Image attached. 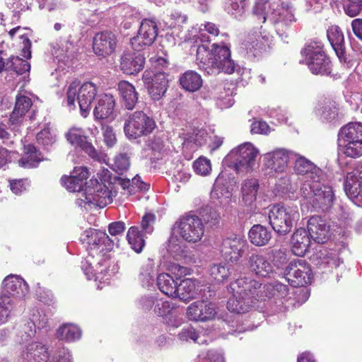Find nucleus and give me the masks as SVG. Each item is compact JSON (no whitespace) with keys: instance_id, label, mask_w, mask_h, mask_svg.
Returning <instances> with one entry per match:
<instances>
[{"instance_id":"nucleus-1","label":"nucleus","mask_w":362,"mask_h":362,"mask_svg":"<svg viewBox=\"0 0 362 362\" xmlns=\"http://www.w3.org/2000/svg\"><path fill=\"white\" fill-rule=\"evenodd\" d=\"M228 291L233 293L227 303L229 311L236 313H245L252 308H259V303L266 298H284L288 293L286 285L274 281L262 285L257 281L243 277L230 283Z\"/></svg>"},{"instance_id":"nucleus-2","label":"nucleus","mask_w":362,"mask_h":362,"mask_svg":"<svg viewBox=\"0 0 362 362\" xmlns=\"http://www.w3.org/2000/svg\"><path fill=\"white\" fill-rule=\"evenodd\" d=\"M197 60L201 69L209 75L221 72L233 74L237 64L230 57V50L226 45H212L211 52L204 45H199L197 49Z\"/></svg>"},{"instance_id":"nucleus-3","label":"nucleus","mask_w":362,"mask_h":362,"mask_svg":"<svg viewBox=\"0 0 362 362\" xmlns=\"http://www.w3.org/2000/svg\"><path fill=\"white\" fill-rule=\"evenodd\" d=\"M300 194L316 210H328L334 201L332 188L322 184L320 180L304 181L300 187Z\"/></svg>"},{"instance_id":"nucleus-4","label":"nucleus","mask_w":362,"mask_h":362,"mask_svg":"<svg viewBox=\"0 0 362 362\" xmlns=\"http://www.w3.org/2000/svg\"><path fill=\"white\" fill-rule=\"evenodd\" d=\"M269 224L279 235L289 233L299 220L300 214L297 206H273L268 214Z\"/></svg>"},{"instance_id":"nucleus-5","label":"nucleus","mask_w":362,"mask_h":362,"mask_svg":"<svg viewBox=\"0 0 362 362\" xmlns=\"http://www.w3.org/2000/svg\"><path fill=\"white\" fill-rule=\"evenodd\" d=\"M339 145L346 156H362V124L350 122L341 127L338 134Z\"/></svg>"},{"instance_id":"nucleus-6","label":"nucleus","mask_w":362,"mask_h":362,"mask_svg":"<svg viewBox=\"0 0 362 362\" xmlns=\"http://www.w3.org/2000/svg\"><path fill=\"white\" fill-rule=\"evenodd\" d=\"M79 86L80 82L77 81H73L69 86L66 90L67 104L75 107V99L77 98L81 115L86 117L98 90L96 86L91 82H86L80 87Z\"/></svg>"},{"instance_id":"nucleus-7","label":"nucleus","mask_w":362,"mask_h":362,"mask_svg":"<svg viewBox=\"0 0 362 362\" xmlns=\"http://www.w3.org/2000/svg\"><path fill=\"white\" fill-rule=\"evenodd\" d=\"M252 8V14L261 23L267 20L272 23L292 21L293 16L280 6L279 0H256Z\"/></svg>"},{"instance_id":"nucleus-8","label":"nucleus","mask_w":362,"mask_h":362,"mask_svg":"<svg viewBox=\"0 0 362 362\" xmlns=\"http://www.w3.org/2000/svg\"><path fill=\"white\" fill-rule=\"evenodd\" d=\"M174 233L188 243L199 241L204 234L202 220L197 215L188 214L177 221L173 228Z\"/></svg>"},{"instance_id":"nucleus-9","label":"nucleus","mask_w":362,"mask_h":362,"mask_svg":"<svg viewBox=\"0 0 362 362\" xmlns=\"http://www.w3.org/2000/svg\"><path fill=\"white\" fill-rule=\"evenodd\" d=\"M305 62L313 74L328 75L331 73V62L318 42H310L301 51Z\"/></svg>"},{"instance_id":"nucleus-10","label":"nucleus","mask_w":362,"mask_h":362,"mask_svg":"<svg viewBox=\"0 0 362 362\" xmlns=\"http://www.w3.org/2000/svg\"><path fill=\"white\" fill-rule=\"evenodd\" d=\"M156 127L154 119L143 111L130 114L124 125V131L129 139L146 136L153 132Z\"/></svg>"},{"instance_id":"nucleus-11","label":"nucleus","mask_w":362,"mask_h":362,"mask_svg":"<svg viewBox=\"0 0 362 362\" xmlns=\"http://www.w3.org/2000/svg\"><path fill=\"white\" fill-rule=\"evenodd\" d=\"M258 153V150L252 144L245 143L233 149L226 159L238 173L247 172L255 165Z\"/></svg>"},{"instance_id":"nucleus-12","label":"nucleus","mask_w":362,"mask_h":362,"mask_svg":"<svg viewBox=\"0 0 362 362\" xmlns=\"http://www.w3.org/2000/svg\"><path fill=\"white\" fill-rule=\"evenodd\" d=\"M284 274L293 287H302L311 283L313 273L310 265L304 259H295L286 267Z\"/></svg>"},{"instance_id":"nucleus-13","label":"nucleus","mask_w":362,"mask_h":362,"mask_svg":"<svg viewBox=\"0 0 362 362\" xmlns=\"http://www.w3.org/2000/svg\"><path fill=\"white\" fill-rule=\"evenodd\" d=\"M111 194L107 186L96 179H90L86 183L84 194L88 204H93L100 208L105 207L112 202Z\"/></svg>"},{"instance_id":"nucleus-14","label":"nucleus","mask_w":362,"mask_h":362,"mask_svg":"<svg viewBox=\"0 0 362 362\" xmlns=\"http://www.w3.org/2000/svg\"><path fill=\"white\" fill-rule=\"evenodd\" d=\"M158 36V26L155 21L144 19L136 36L131 39V45L135 51L145 49L153 44Z\"/></svg>"},{"instance_id":"nucleus-15","label":"nucleus","mask_w":362,"mask_h":362,"mask_svg":"<svg viewBox=\"0 0 362 362\" xmlns=\"http://www.w3.org/2000/svg\"><path fill=\"white\" fill-rule=\"evenodd\" d=\"M142 80L153 100H158L164 96L168 87V80L165 73L153 74L151 71H145Z\"/></svg>"},{"instance_id":"nucleus-16","label":"nucleus","mask_w":362,"mask_h":362,"mask_svg":"<svg viewBox=\"0 0 362 362\" xmlns=\"http://www.w3.org/2000/svg\"><path fill=\"white\" fill-rule=\"evenodd\" d=\"M344 191L356 205L362 207V165L356 166L347 173Z\"/></svg>"},{"instance_id":"nucleus-17","label":"nucleus","mask_w":362,"mask_h":362,"mask_svg":"<svg viewBox=\"0 0 362 362\" xmlns=\"http://www.w3.org/2000/svg\"><path fill=\"white\" fill-rule=\"evenodd\" d=\"M297 154L293 151L279 149L267 153L264 157V165L272 172L282 173L286 170L288 163L292 161Z\"/></svg>"},{"instance_id":"nucleus-18","label":"nucleus","mask_w":362,"mask_h":362,"mask_svg":"<svg viewBox=\"0 0 362 362\" xmlns=\"http://www.w3.org/2000/svg\"><path fill=\"white\" fill-rule=\"evenodd\" d=\"M117 44V36L110 31H103L95 35L93 40L94 53L105 58L115 52Z\"/></svg>"},{"instance_id":"nucleus-19","label":"nucleus","mask_w":362,"mask_h":362,"mask_svg":"<svg viewBox=\"0 0 362 362\" xmlns=\"http://www.w3.org/2000/svg\"><path fill=\"white\" fill-rule=\"evenodd\" d=\"M67 141L72 145L81 148L92 159L102 163L105 161V155L98 151L91 143L88 142L87 137L82 134L78 129H71L66 134Z\"/></svg>"},{"instance_id":"nucleus-20","label":"nucleus","mask_w":362,"mask_h":362,"mask_svg":"<svg viewBox=\"0 0 362 362\" xmlns=\"http://www.w3.org/2000/svg\"><path fill=\"white\" fill-rule=\"evenodd\" d=\"M247 246L245 240L238 235H234L223 240L221 250L226 259L237 262L243 255Z\"/></svg>"},{"instance_id":"nucleus-21","label":"nucleus","mask_w":362,"mask_h":362,"mask_svg":"<svg viewBox=\"0 0 362 362\" xmlns=\"http://www.w3.org/2000/svg\"><path fill=\"white\" fill-rule=\"evenodd\" d=\"M3 288L0 296H8L11 299L24 297L28 291L27 283L18 276L10 274L2 282Z\"/></svg>"},{"instance_id":"nucleus-22","label":"nucleus","mask_w":362,"mask_h":362,"mask_svg":"<svg viewBox=\"0 0 362 362\" xmlns=\"http://www.w3.org/2000/svg\"><path fill=\"white\" fill-rule=\"evenodd\" d=\"M308 233L319 244L326 243L330 236V227L327 221L318 216H312L308 221Z\"/></svg>"},{"instance_id":"nucleus-23","label":"nucleus","mask_w":362,"mask_h":362,"mask_svg":"<svg viewBox=\"0 0 362 362\" xmlns=\"http://www.w3.org/2000/svg\"><path fill=\"white\" fill-rule=\"evenodd\" d=\"M248 270L260 277H269L274 272V268L267 257L262 254L253 253L246 259Z\"/></svg>"},{"instance_id":"nucleus-24","label":"nucleus","mask_w":362,"mask_h":362,"mask_svg":"<svg viewBox=\"0 0 362 362\" xmlns=\"http://www.w3.org/2000/svg\"><path fill=\"white\" fill-rule=\"evenodd\" d=\"M49 358L47 346L40 341L28 343L21 354L22 362H47Z\"/></svg>"},{"instance_id":"nucleus-25","label":"nucleus","mask_w":362,"mask_h":362,"mask_svg":"<svg viewBox=\"0 0 362 362\" xmlns=\"http://www.w3.org/2000/svg\"><path fill=\"white\" fill-rule=\"evenodd\" d=\"M295 161L294 170L298 175L305 176V181L314 182L320 180L322 174L321 170L303 156H297L292 160Z\"/></svg>"},{"instance_id":"nucleus-26","label":"nucleus","mask_w":362,"mask_h":362,"mask_svg":"<svg viewBox=\"0 0 362 362\" xmlns=\"http://www.w3.org/2000/svg\"><path fill=\"white\" fill-rule=\"evenodd\" d=\"M187 314L190 320L206 321L215 316L216 310L212 304L199 300L188 307Z\"/></svg>"},{"instance_id":"nucleus-27","label":"nucleus","mask_w":362,"mask_h":362,"mask_svg":"<svg viewBox=\"0 0 362 362\" xmlns=\"http://www.w3.org/2000/svg\"><path fill=\"white\" fill-rule=\"evenodd\" d=\"M136 51L125 52L121 57V69L127 74H135L143 69L145 64L144 54Z\"/></svg>"},{"instance_id":"nucleus-28","label":"nucleus","mask_w":362,"mask_h":362,"mask_svg":"<svg viewBox=\"0 0 362 362\" xmlns=\"http://www.w3.org/2000/svg\"><path fill=\"white\" fill-rule=\"evenodd\" d=\"M88 177V170L86 167L75 168L69 176H63L62 183L69 192H80Z\"/></svg>"},{"instance_id":"nucleus-29","label":"nucleus","mask_w":362,"mask_h":362,"mask_svg":"<svg viewBox=\"0 0 362 362\" xmlns=\"http://www.w3.org/2000/svg\"><path fill=\"white\" fill-rule=\"evenodd\" d=\"M115 100L112 95L103 94L98 97L93 115L97 119L115 117Z\"/></svg>"},{"instance_id":"nucleus-30","label":"nucleus","mask_w":362,"mask_h":362,"mask_svg":"<svg viewBox=\"0 0 362 362\" xmlns=\"http://www.w3.org/2000/svg\"><path fill=\"white\" fill-rule=\"evenodd\" d=\"M313 264L319 267L328 266L331 268L338 267L343 263V260L335 252H329L325 248L320 247L310 257Z\"/></svg>"},{"instance_id":"nucleus-31","label":"nucleus","mask_w":362,"mask_h":362,"mask_svg":"<svg viewBox=\"0 0 362 362\" xmlns=\"http://www.w3.org/2000/svg\"><path fill=\"white\" fill-rule=\"evenodd\" d=\"M249 58H255L260 55L264 48V38L259 32L249 33L242 43Z\"/></svg>"},{"instance_id":"nucleus-32","label":"nucleus","mask_w":362,"mask_h":362,"mask_svg":"<svg viewBox=\"0 0 362 362\" xmlns=\"http://www.w3.org/2000/svg\"><path fill=\"white\" fill-rule=\"evenodd\" d=\"M117 90L123 106L127 110H133L139 100V93L134 86L127 81H121L117 83Z\"/></svg>"},{"instance_id":"nucleus-33","label":"nucleus","mask_w":362,"mask_h":362,"mask_svg":"<svg viewBox=\"0 0 362 362\" xmlns=\"http://www.w3.org/2000/svg\"><path fill=\"white\" fill-rule=\"evenodd\" d=\"M310 236L307 230L300 228L296 230L291 238V250L299 257L305 255L310 243Z\"/></svg>"},{"instance_id":"nucleus-34","label":"nucleus","mask_w":362,"mask_h":362,"mask_svg":"<svg viewBox=\"0 0 362 362\" xmlns=\"http://www.w3.org/2000/svg\"><path fill=\"white\" fill-rule=\"evenodd\" d=\"M327 38L341 62H346L344 37L337 25H332L327 30Z\"/></svg>"},{"instance_id":"nucleus-35","label":"nucleus","mask_w":362,"mask_h":362,"mask_svg":"<svg viewBox=\"0 0 362 362\" xmlns=\"http://www.w3.org/2000/svg\"><path fill=\"white\" fill-rule=\"evenodd\" d=\"M248 237L252 245L262 247L268 244L272 238V232L266 226L255 224L249 230Z\"/></svg>"},{"instance_id":"nucleus-36","label":"nucleus","mask_w":362,"mask_h":362,"mask_svg":"<svg viewBox=\"0 0 362 362\" xmlns=\"http://www.w3.org/2000/svg\"><path fill=\"white\" fill-rule=\"evenodd\" d=\"M32 105V100L29 97L25 95H17L15 107L10 115L9 122L12 124L18 123L20 119L28 112Z\"/></svg>"},{"instance_id":"nucleus-37","label":"nucleus","mask_w":362,"mask_h":362,"mask_svg":"<svg viewBox=\"0 0 362 362\" xmlns=\"http://www.w3.org/2000/svg\"><path fill=\"white\" fill-rule=\"evenodd\" d=\"M179 81L182 88L189 92H195L199 90L203 83L201 76L192 70H188L182 74Z\"/></svg>"},{"instance_id":"nucleus-38","label":"nucleus","mask_w":362,"mask_h":362,"mask_svg":"<svg viewBox=\"0 0 362 362\" xmlns=\"http://www.w3.org/2000/svg\"><path fill=\"white\" fill-rule=\"evenodd\" d=\"M179 279H174L172 276L167 273H162L158 275L156 284L158 289L165 295L169 297H175L176 295V285Z\"/></svg>"},{"instance_id":"nucleus-39","label":"nucleus","mask_w":362,"mask_h":362,"mask_svg":"<svg viewBox=\"0 0 362 362\" xmlns=\"http://www.w3.org/2000/svg\"><path fill=\"white\" fill-rule=\"evenodd\" d=\"M175 293L174 298H179L183 301L193 298L195 294L194 281L191 279H179L177 282Z\"/></svg>"},{"instance_id":"nucleus-40","label":"nucleus","mask_w":362,"mask_h":362,"mask_svg":"<svg viewBox=\"0 0 362 362\" xmlns=\"http://www.w3.org/2000/svg\"><path fill=\"white\" fill-rule=\"evenodd\" d=\"M101 266L100 262H95L94 257L92 255H88L81 262V268L88 279H91L93 277L95 280L103 279V269H99Z\"/></svg>"},{"instance_id":"nucleus-41","label":"nucleus","mask_w":362,"mask_h":362,"mask_svg":"<svg viewBox=\"0 0 362 362\" xmlns=\"http://www.w3.org/2000/svg\"><path fill=\"white\" fill-rule=\"evenodd\" d=\"M259 182L256 179H249L243 182L241 187L243 201L246 205H251L257 199Z\"/></svg>"},{"instance_id":"nucleus-42","label":"nucleus","mask_w":362,"mask_h":362,"mask_svg":"<svg viewBox=\"0 0 362 362\" xmlns=\"http://www.w3.org/2000/svg\"><path fill=\"white\" fill-rule=\"evenodd\" d=\"M57 338L66 341H73L81 337V329L73 324H64L57 331Z\"/></svg>"},{"instance_id":"nucleus-43","label":"nucleus","mask_w":362,"mask_h":362,"mask_svg":"<svg viewBox=\"0 0 362 362\" xmlns=\"http://www.w3.org/2000/svg\"><path fill=\"white\" fill-rule=\"evenodd\" d=\"M25 155L18 160V163L23 168L36 167L41 159L38 157L36 147L32 144L24 146Z\"/></svg>"},{"instance_id":"nucleus-44","label":"nucleus","mask_w":362,"mask_h":362,"mask_svg":"<svg viewBox=\"0 0 362 362\" xmlns=\"http://www.w3.org/2000/svg\"><path fill=\"white\" fill-rule=\"evenodd\" d=\"M127 238L132 248L136 252L139 253L142 251L145 245L144 235V233L139 230L138 227H130L127 234Z\"/></svg>"},{"instance_id":"nucleus-45","label":"nucleus","mask_w":362,"mask_h":362,"mask_svg":"<svg viewBox=\"0 0 362 362\" xmlns=\"http://www.w3.org/2000/svg\"><path fill=\"white\" fill-rule=\"evenodd\" d=\"M100 234H103V232L94 228H89L82 234L81 240L83 243H86L91 250H98L101 247L103 243Z\"/></svg>"},{"instance_id":"nucleus-46","label":"nucleus","mask_w":362,"mask_h":362,"mask_svg":"<svg viewBox=\"0 0 362 362\" xmlns=\"http://www.w3.org/2000/svg\"><path fill=\"white\" fill-rule=\"evenodd\" d=\"M169 254L175 259H180L187 256V246L176 237H170L168 241V248Z\"/></svg>"},{"instance_id":"nucleus-47","label":"nucleus","mask_w":362,"mask_h":362,"mask_svg":"<svg viewBox=\"0 0 362 362\" xmlns=\"http://www.w3.org/2000/svg\"><path fill=\"white\" fill-rule=\"evenodd\" d=\"M30 69V64L19 57L11 56L8 58V66L6 71H12L16 73V75L19 76L29 72Z\"/></svg>"},{"instance_id":"nucleus-48","label":"nucleus","mask_w":362,"mask_h":362,"mask_svg":"<svg viewBox=\"0 0 362 362\" xmlns=\"http://www.w3.org/2000/svg\"><path fill=\"white\" fill-rule=\"evenodd\" d=\"M211 276L218 282H223L231 274L230 269L223 264H215L210 268Z\"/></svg>"},{"instance_id":"nucleus-49","label":"nucleus","mask_w":362,"mask_h":362,"mask_svg":"<svg viewBox=\"0 0 362 362\" xmlns=\"http://www.w3.org/2000/svg\"><path fill=\"white\" fill-rule=\"evenodd\" d=\"M13 304V299L8 296H0V325L4 324L9 319Z\"/></svg>"},{"instance_id":"nucleus-50","label":"nucleus","mask_w":362,"mask_h":362,"mask_svg":"<svg viewBox=\"0 0 362 362\" xmlns=\"http://www.w3.org/2000/svg\"><path fill=\"white\" fill-rule=\"evenodd\" d=\"M130 166V157L126 153H121L115 158L112 170L119 175L127 171Z\"/></svg>"},{"instance_id":"nucleus-51","label":"nucleus","mask_w":362,"mask_h":362,"mask_svg":"<svg viewBox=\"0 0 362 362\" xmlns=\"http://www.w3.org/2000/svg\"><path fill=\"white\" fill-rule=\"evenodd\" d=\"M178 337L181 341H188L189 340H192L198 344H204L206 341L205 339H201V336L191 326L184 327L178 334Z\"/></svg>"},{"instance_id":"nucleus-52","label":"nucleus","mask_w":362,"mask_h":362,"mask_svg":"<svg viewBox=\"0 0 362 362\" xmlns=\"http://www.w3.org/2000/svg\"><path fill=\"white\" fill-rule=\"evenodd\" d=\"M193 168L196 173L201 175H207L211 170L210 160L204 157H199L193 163Z\"/></svg>"},{"instance_id":"nucleus-53","label":"nucleus","mask_w":362,"mask_h":362,"mask_svg":"<svg viewBox=\"0 0 362 362\" xmlns=\"http://www.w3.org/2000/svg\"><path fill=\"white\" fill-rule=\"evenodd\" d=\"M153 277V264L148 261L141 267L139 273V279L145 285L151 284Z\"/></svg>"},{"instance_id":"nucleus-54","label":"nucleus","mask_w":362,"mask_h":362,"mask_svg":"<svg viewBox=\"0 0 362 362\" xmlns=\"http://www.w3.org/2000/svg\"><path fill=\"white\" fill-rule=\"evenodd\" d=\"M37 141L39 144L43 145L47 148L55 142V136L49 129H44L37 134Z\"/></svg>"},{"instance_id":"nucleus-55","label":"nucleus","mask_w":362,"mask_h":362,"mask_svg":"<svg viewBox=\"0 0 362 362\" xmlns=\"http://www.w3.org/2000/svg\"><path fill=\"white\" fill-rule=\"evenodd\" d=\"M204 221L212 226L216 225L219 223L221 219L220 214L218 211L209 206H206L202 215Z\"/></svg>"},{"instance_id":"nucleus-56","label":"nucleus","mask_w":362,"mask_h":362,"mask_svg":"<svg viewBox=\"0 0 362 362\" xmlns=\"http://www.w3.org/2000/svg\"><path fill=\"white\" fill-rule=\"evenodd\" d=\"M15 133H10L6 125L0 123V144L11 146L15 142Z\"/></svg>"},{"instance_id":"nucleus-57","label":"nucleus","mask_w":362,"mask_h":362,"mask_svg":"<svg viewBox=\"0 0 362 362\" xmlns=\"http://www.w3.org/2000/svg\"><path fill=\"white\" fill-rule=\"evenodd\" d=\"M339 114V109L337 107L335 103H329L324 107L322 116L328 122L334 120Z\"/></svg>"},{"instance_id":"nucleus-58","label":"nucleus","mask_w":362,"mask_h":362,"mask_svg":"<svg viewBox=\"0 0 362 362\" xmlns=\"http://www.w3.org/2000/svg\"><path fill=\"white\" fill-rule=\"evenodd\" d=\"M155 222V216L152 214H145L141 220V226L143 233L151 234L153 231V223Z\"/></svg>"},{"instance_id":"nucleus-59","label":"nucleus","mask_w":362,"mask_h":362,"mask_svg":"<svg viewBox=\"0 0 362 362\" xmlns=\"http://www.w3.org/2000/svg\"><path fill=\"white\" fill-rule=\"evenodd\" d=\"M269 132L270 127L264 121H254L251 124V132L252 134H267Z\"/></svg>"},{"instance_id":"nucleus-60","label":"nucleus","mask_w":362,"mask_h":362,"mask_svg":"<svg viewBox=\"0 0 362 362\" xmlns=\"http://www.w3.org/2000/svg\"><path fill=\"white\" fill-rule=\"evenodd\" d=\"M247 4H240L238 1H232L230 5V13L236 19H241L245 12Z\"/></svg>"},{"instance_id":"nucleus-61","label":"nucleus","mask_w":362,"mask_h":362,"mask_svg":"<svg viewBox=\"0 0 362 362\" xmlns=\"http://www.w3.org/2000/svg\"><path fill=\"white\" fill-rule=\"evenodd\" d=\"M349 4L344 6L345 13L350 17L356 16L361 10L362 2L349 1Z\"/></svg>"},{"instance_id":"nucleus-62","label":"nucleus","mask_w":362,"mask_h":362,"mask_svg":"<svg viewBox=\"0 0 362 362\" xmlns=\"http://www.w3.org/2000/svg\"><path fill=\"white\" fill-rule=\"evenodd\" d=\"M273 262L278 267L286 262V254L282 250H274L272 251Z\"/></svg>"},{"instance_id":"nucleus-63","label":"nucleus","mask_w":362,"mask_h":362,"mask_svg":"<svg viewBox=\"0 0 362 362\" xmlns=\"http://www.w3.org/2000/svg\"><path fill=\"white\" fill-rule=\"evenodd\" d=\"M104 141L108 147H112L116 143L115 134L110 127L104 128L103 132Z\"/></svg>"},{"instance_id":"nucleus-64","label":"nucleus","mask_w":362,"mask_h":362,"mask_svg":"<svg viewBox=\"0 0 362 362\" xmlns=\"http://www.w3.org/2000/svg\"><path fill=\"white\" fill-rule=\"evenodd\" d=\"M125 230V224L122 221L112 222L109 224L108 231L111 235H117L122 233Z\"/></svg>"}]
</instances>
